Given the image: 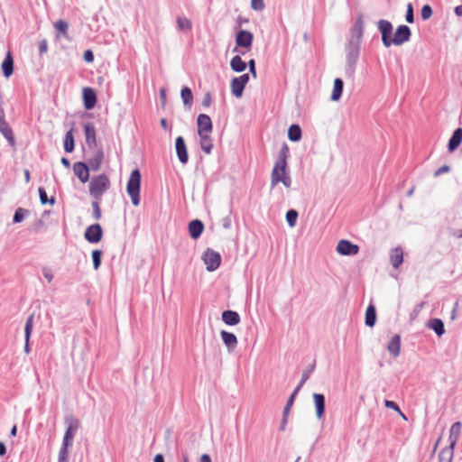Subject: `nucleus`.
Listing matches in <instances>:
<instances>
[{"mask_svg": "<svg viewBox=\"0 0 462 462\" xmlns=\"http://www.w3.org/2000/svg\"><path fill=\"white\" fill-rule=\"evenodd\" d=\"M289 154V147L282 146L278 154L277 161L273 166L271 176V186L273 188L279 182H282L286 188H290L291 184V177L287 172V157Z\"/></svg>", "mask_w": 462, "mask_h": 462, "instance_id": "nucleus-1", "label": "nucleus"}, {"mask_svg": "<svg viewBox=\"0 0 462 462\" xmlns=\"http://www.w3.org/2000/svg\"><path fill=\"white\" fill-rule=\"evenodd\" d=\"M110 188V180L105 174L92 177L89 182V194L99 200L103 194Z\"/></svg>", "mask_w": 462, "mask_h": 462, "instance_id": "nucleus-2", "label": "nucleus"}, {"mask_svg": "<svg viewBox=\"0 0 462 462\" xmlns=\"http://www.w3.org/2000/svg\"><path fill=\"white\" fill-rule=\"evenodd\" d=\"M141 172L138 169L134 170L129 177L126 191L130 196L134 206L140 204Z\"/></svg>", "mask_w": 462, "mask_h": 462, "instance_id": "nucleus-3", "label": "nucleus"}, {"mask_svg": "<svg viewBox=\"0 0 462 462\" xmlns=\"http://www.w3.org/2000/svg\"><path fill=\"white\" fill-rule=\"evenodd\" d=\"M254 40V35L251 32L246 30H239L236 36V47L234 52H240L245 54L249 51Z\"/></svg>", "mask_w": 462, "mask_h": 462, "instance_id": "nucleus-4", "label": "nucleus"}, {"mask_svg": "<svg viewBox=\"0 0 462 462\" xmlns=\"http://www.w3.org/2000/svg\"><path fill=\"white\" fill-rule=\"evenodd\" d=\"M65 424L67 426L61 446L70 448L73 444L74 437L80 426L79 420L72 415L65 417Z\"/></svg>", "mask_w": 462, "mask_h": 462, "instance_id": "nucleus-5", "label": "nucleus"}, {"mask_svg": "<svg viewBox=\"0 0 462 462\" xmlns=\"http://www.w3.org/2000/svg\"><path fill=\"white\" fill-rule=\"evenodd\" d=\"M85 158L88 160L89 167L97 171L101 164L103 159V152L99 146H82Z\"/></svg>", "mask_w": 462, "mask_h": 462, "instance_id": "nucleus-6", "label": "nucleus"}, {"mask_svg": "<svg viewBox=\"0 0 462 462\" xmlns=\"http://www.w3.org/2000/svg\"><path fill=\"white\" fill-rule=\"evenodd\" d=\"M360 46H361L360 42H353L350 40H348L346 44L345 52H346V65L352 70L354 69V68L358 60Z\"/></svg>", "mask_w": 462, "mask_h": 462, "instance_id": "nucleus-7", "label": "nucleus"}, {"mask_svg": "<svg viewBox=\"0 0 462 462\" xmlns=\"http://www.w3.org/2000/svg\"><path fill=\"white\" fill-rule=\"evenodd\" d=\"M411 36V29L404 24L399 25L393 37H391L390 40V46L395 45V46H401L403 43L410 41Z\"/></svg>", "mask_w": 462, "mask_h": 462, "instance_id": "nucleus-8", "label": "nucleus"}, {"mask_svg": "<svg viewBox=\"0 0 462 462\" xmlns=\"http://www.w3.org/2000/svg\"><path fill=\"white\" fill-rule=\"evenodd\" d=\"M202 260L206 264L207 270L208 272H213L219 267L221 263V256L217 252L208 248L202 255Z\"/></svg>", "mask_w": 462, "mask_h": 462, "instance_id": "nucleus-9", "label": "nucleus"}, {"mask_svg": "<svg viewBox=\"0 0 462 462\" xmlns=\"http://www.w3.org/2000/svg\"><path fill=\"white\" fill-rule=\"evenodd\" d=\"M249 81V75L243 74L231 80V92L236 97H241L245 85Z\"/></svg>", "mask_w": 462, "mask_h": 462, "instance_id": "nucleus-10", "label": "nucleus"}, {"mask_svg": "<svg viewBox=\"0 0 462 462\" xmlns=\"http://www.w3.org/2000/svg\"><path fill=\"white\" fill-rule=\"evenodd\" d=\"M377 28L382 35V42L385 48L390 47L391 34L393 31V24L387 20H379Z\"/></svg>", "mask_w": 462, "mask_h": 462, "instance_id": "nucleus-11", "label": "nucleus"}, {"mask_svg": "<svg viewBox=\"0 0 462 462\" xmlns=\"http://www.w3.org/2000/svg\"><path fill=\"white\" fill-rule=\"evenodd\" d=\"M103 230L99 224L89 226L84 234L85 239L92 244L98 243L102 239Z\"/></svg>", "mask_w": 462, "mask_h": 462, "instance_id": "nucleus-12", "label": "nucleus"}, {"mask_svg": "<svg viewBox=\"0 0 462 462\" xmlns=\"http://www.w3.org/2000/svg\"><path fill=\"white\" fill-rule=\"evenodd\" d=\"M359 247L348 240H340L337 245V252L341 255H356L358 254Z\"/></svg>", "mask_w": 462, "mask_h": 462, "instance_id": "nucleus-13", "label": "nucleus"}, {"mask_svg": "<svg viewBox=\"0 0 462 462\" xmlns=\"http://www.w3.org/2000/svg\"><path fill=\"white\" fill-rule=\"evenodd\" d=\"M364 34V21L362 15H359L350 30L349 39L350 41L360 42H362Z\"/></svg>", "mask_w": 462, "mask_h": 462, "instance_id": "nucleus-14", "label": "nucleus"}, {"mask_svg": "<svg viewBox=\"0 0 462 462\" xmlns=\"http://www.w3.org/2000/svg\"><path fill=\"white\" fill-rule=\"evenodd\" d=\"M212 129L211 119L208 116L201 114L198 116V132L201 138H206Z\"/></svg>", "mask_w": 462, "mask_h": 462, "instance_id": "nucleus-15", "label": "nucleus"}, {"mask_svg": "<svg viewBox=\"0 0 462 462\" xmlns=\"http://www.w3.org/2000/svg\"><path fill=\"white\" fill-rule=\"evenodd\" d=\"M73 171L75 175L83 183L87 182L89 179L88 166L84 162H76L73 165Z\"/></svg>", "mask_w": 462, "mask_h": 462, "instance_id": "nucleus-16", "label": "nucleus"}, {"mask_svg": "<svg viewBox=\"0 0 462 462\" xmlns=\"http://www.w3.org/2000/svg\"><path fill=\"white\" fill-rule=\"evenodd\" d=\"M220 336L224 345L226 346L229 352H232L237 346V337L234 333L222 330Z\"/></svg>", "mask_w": 462, "mask_h": 462, "instance_id": "nucleus-17", "label": "nucleus"}, {"mask_svg": "<svg viewBox=\"0 0 462 462\" xmlns=\"http://www.w3.org/2000/svg\"><path fill=\"white\" fill-rule=\"evenodd\" d=\"M83 101L86 109H92L97 103V95L90 88H83Z\"/></svg>", "mask_w": 462, "mask_h": 462, "instance_id": "nucleus-18", "label": "nucleus"}, {"mask_svg": "<svg viewBox=\"0 0 462 462\" xmlns=\"http://www.w3.org/2000/svg\"><path fill=\"white\" fill-rule=\"evenodd\" d=\"M312 398L316 409V416L320 420L323 418L325 412V396L322 393H315Z\"/></svg>", "mask_w": 462, "mask_h": 462, "instance_id": "nucleus-19", "label": "nucleus"}, {"mask_svg": "<svg viewBox=\"0 0 462 462\" xmlns=\"http://www.w3.org/2000/svg\"><path fill=\"white\" fill-rule=\"evenodd\" d=\"M221 318L223 322L228 326H236L239 324L241 320L239 314L234 310L223 311Z\"/></svg>", "mask_w": 462, "mask_h": 462, "instance_id": "nucleus-20", "label": "nucleus"}, {"mask_svg": "<svg viewBox=\"0 0 462 462\" xmlns=\"http://www.w3.org/2000/svg\"><path fill=\"white\" fill-rule=\"evenodd\" d=\"M203 230L204 225L200 220L195 219L189 222V233L191 238L198 239L201 236Z\"/></svg>", "mask_w": 462, "mask_h": 462, "instance_id": "nucleus-21", "label": "nucleus"}, {"mask_svg": "<svg viewBox=\"0 0 462 462\" xmlns=\"http://www.w3.org/2000/svg\"><path fill=\"white\" fill-rule=\"evenodd\" d=\"M390 262L392 266L394 269L399 268V266L403 262V252L402 249L398 246L391 250L390 252Z\"/></svg>", "mask_w": 462, "mask_h": 462, "instance_id": "nucleus-22", "label": "nucleus"}, {"mask_svg": "<svg viewBox=\"0 0 462 462\" xmlns=\"http://www.w3.org/2000/svg\"><path fill=\"white\" fill-rule=\"evenodd\" d=\"M0 132L9 143H14L13 132L8 124L4 120V113L2 110H0Z\"/></svg>", "mask_w": 462, "mask_h": 462, "instance_id": "nucleus-23", "label": "nucleus"}, {"mask_svg": "<svg viewBox=\"0 0 462 462\" xmlns=\"http://www.w3.org/2000/svg\"><path fill=\"white\" fill-rule=\"evenodd\" d=\"M387 350L393 357H397L400 355L401 351V337L400 335H395L389 341L387 345Z\"/></svg>", "mask_w": 462, "mask_h": 462, "instance_id": "nucleus-24", "label": "nucleus"}, {"mask_svg": "<svg viewBox=\"0 0 462 462\" xmlns=\"http://www.w3.org/2000/svg\"><path fill=\"white\" fill-rule=\"evenodd\" d=\"M461 429H462L461 422L457 421L452 424L450 430H449V437H448L449 446L455 448V446L459 439V436L461 433Z\"/></svg>", "mask_w": 462, "mask_h": 462, "instance_id": "nucleus-25", "label": "nucleus"}, {"mask_svg": "<svg viewBox=\"0 0 462 462\" xmlns=\"http://www.w3.org/2000/svg\"><path fill=\"white\" fill-rule=\"evenodd\" d=\"M33 328V315H31L27 318L24 327V337H25V345H24V352L26 354L30 353V337Z\"/></svg>", "mask_w": 462, "mask_h": 462, "instance_id": "nucleus-26", "label": "nucleus"}, {"mask_svg": "<svg viewBox=\"0 0 462 462\" xmlns=\"http://www.w3.org/2000/svg\"><path fill=\"white\" fill-rule=\"evenodd\" d=\"M2 70L5 77L9 78L14 72V60L10 52H8L2 62Z\"/></svg>", "mask_w": 462, "mask_h": 462, "instance_id": "nucleus-27", "label": "nucleus"}, {"mask_svg": "<svg viewBox=\"0 0 462 462\" xmlns=\"http://www.w3.org/2000/svg\"><path fill=\"white\" fill-rule=\"evenodd\" d=\"M427 327L434 330L439 337H441L445 333L444 323L440 319H430L428 322Z\"/></svg>", "mask_w": 462, "mask_h": 462, "instance_id": "nucleus-28", "label": "nucleus"}, {"mask_svg": "<svg viewBox=\"0 0 462 462\" xmlns=\"http://www.w3.org/2000/svg\"><path fill=\"white\" fill-rule=\"evenodd\" d=\"M343 87H344L343 80L339 78H337L334 80L333 90H332L331 97H330L332 101L339 100V98L341 97V95H342Z\"/></svg>", "mask_w": 462, "mask_h": 462, "instance_id": "nucleus-29", "label": "nucleus"}, {"mask_svg": "<svg viewBox=\"0 0 462 462\" xmlns=\"http://www.w3.org/2000/svg\"><path fill=\"white\" fill-rule=\"evenodd\" d=\"M84 132L87 144H96V133L94 126L91 124H85Z\"/></svg>", "mask_w": 462, "mask_h": 462, "instance_id": "nucleus-30", "label": "nucleus"}, {"mask_svg": "<svg viewBox=\"0 0 462 462\" xmlns=\"http://www.w3.org/2000/svg\"><path fill=\"white\" fill-rule=\"evenodd\" d=\"M230 67L236 72H242L245 69L246 63L242 60L239 55H236L230 61Z\"/></svg>", "mask_w": 462, "mask_h": 462, "instance_id": "nucleus-31", "label": "nucleus"}, {"mask_svg": "<svg viewBox=\"0 0 462 462\" xmlns=\"http://www.w3.org/2000/svg\"><path fill=\"white\" fill-rule=\"evenodd\" d=\"M288 138L290 141L295 143L299 142L301 138V129L298 125H292L288 129Z\"/></svg>", "mask_w": 462, "mask_h": 462, "instance_id": "nucleus-32", "label": "nucleus"}, {"mask_svg": "<svg viewBox=\"0 0 462 462\" xmlns=\"http://www.w3.org/2000/svg\"><path fill=\"white\" fill-rule=\"evenodd\" d=\"M376 321V311L373 305H369L365 312V325L367 327H374Z\"/></svg>", "mask_w": 462, "mask_h": 462, "instance_id": "nucleus-33", "label": "nucleus"}, {"mask_svg": "<svg viewBox=\"0 0 462 462\" xmlns=\"http://www.w3.org/2000/svg\"><path fill=\"white\" fill-rule=\"evenodd\" d=\"M454 448H455L451 446L443 448L439 455V462H452Z\"/></svg>", "mask_w": 462, "mask_h": 462, "instance_id": "nucleus-34", "label": "nucleus"}, {"mask_svg": "<svg viewBox=\"0 0 462 462\" xmlns=\"http://www.w3.org/2000/svg\"><path fill=\"white\" fill-rule=\"evenodd\" d=\"M176 22H177V27H178L179 31L188 32V31L191 30V28H192L191 21L189 19H188L187 17L178 16Z\"/></svg>", "mask_w": 462, "mask_h": 462, "instance_id": "nucleus-35", "label": "nucleus"}, {"mask_svg": "<svg viewBox=\"0 0 462 462\" xmlns=\"http://www.w3.org/2000/svg\"><path fill=\"white\" fill-rule=\"evenodd\" d=\"M181 99L183 104L189 107L192 105L193 96L189 88L184 87L180 91Z\"/></svg>", "mask_w": 462, "mask_h": 462, "instance_id": "nucleus-36", "label": "nucleus"}, {"mask_svg": "<svg viewBox=\"0 0 462 462\" xmlns=\"http://www.w3.org/2000/svg\"><path fill=\"white\" fill-rule=\"evenodd\" d=\"M298 212L295 209H290L286 213V220L290 227H294L298 218Z\"/></svg>", "mask_w": 462, "mask_h": 462, "instance_id": "nucleus-37", "label": "nucleus"}, {"mask_svg": "<svg viewBox=\"0 0 462 462\" xmlns=\"http://www.w3.org/2000/svg\"><path fill=\"white\" fill-rule=\"evenodd\" d=\"M298 393H299V388H295L294 391L292 392V393L291 394V396L289 397L287 403L284 407V410H283L284 417H287L291 406L293 405L294 400Z\"/></svg>", "mask_w": 462, "mask_h": 462, "instance_id": "nucleus-38", "label": "nucleus"}, {"mask_svg": "<svg viewBox=\"0 0 462 462\" xmlns=\"http://www.w3.org/2000/svg\"><path fill=\"white\" fill-rule=\"evenodd\" d=\"M314 367L315 365H310L309 368H307L303 373H302V375H301V379L299 383V384L297 385L296 388H299V392L300 391L301 387L304 385V383L308 381V379L310 378L311 373L313 372L314 370Z\"/></svg>", "mask_w": 462, "mask_h": 462, "instance_id": "nucleus-39", "label": "nucleus"}, {"mask_svg": "<svg viewBox=\"0 0 462 462\" xmlns=\"http://www.w3.org/2000/svg\"><path fill=\"white\" fill-rule=\"evenodd\" d=\"M187 146H176V152L180 162L183 164L188 162Z\"/></svg>", "mask_w": 462, "mask_h": 462, "instance_id": "nucleus-40", "label": "nucleus"}, {"mask_svg": "<svg viewBox=\"0 0 462 462\" xmlns=\"http://www.w3.org/2000/svg\"><path fill=\"white\" fill-rule=\"evenodd\" d=\"M29 214V211L27 209H24L23 208H18L14 215L13 221L14 223H20L22 222L25 216Z\"/></svg>", "mask_w": 462, "mask_h": 462, "instance_id": "nucleus-41", "label": "nucleus"}, {"mask_svg": "<svg viewBox=\"0 0 462 462\" xmlns=\"http://www.w3.org/2000/svg\"><path fill=\"white\" fill-rule=\"evenodd\" d=\"M38 192H39L41 203L42 205H45L47 203L53 205L55 203V199L53 197H51L50 199H48L47 193L43 188L40 187L38 189Z\"/></svg>", "mask_w": 462, "mask_h": 462, "instance_id": "nucleus-42", "label": "nucleus"}, {"mask_svg": "<svg viewBox=\"0 0 462 462\" xmlns=\"http://www.w3.org/2000/svg\"><path fill=\"white\" fill-rule=\"evenodd\" d=\"M462 142V128H457L453 133L448 144H460Z\"/></svg>", "mask_w": 462, "mask_h": 462, "instance_id": "nucleus-43", "label": "nucleus"}, {"mask_svg": "<svg viewBox=\"0 0 462 462\" xmlns=\"http://www.w3.org/2000/svg\"><path fill=\"white\" fill-rule=\"evenodd\" d=\"M69 447L61 446L59 450L58 462H69Z\"/></svg>", "mask_w": 462, "mask_h": 462, "instance_id": "nucleus-44", "label": "nucleus"}, {"mask_svg": "<svg viewBox=\"0 0 462 462\" xmlns=\"http://www.w3.org/2000/svg\"><path fill=\"white\" fill-rule=\"evenodd\" d=\"M101 256H102V251L100 250H94L92 252V261H93V266L95 270H97L101 263Z\"/></svg>", "mask_w": 462, "mask_h": 462, "instance_id": "nucleus-45", "label": "nucleus"}, {"mask_svg": "<svg viewBox=\"0 0 462 462\" xmlns=\"http://www.w3.org/2000/svg\"><path fill=\"white\" fill-rule=\"evenodd\" d=\"M431 15H432L431 7L429 5H423L420 10L421 19L426 21V20L430 19L431 17Z\"/></svg>", "mask_w": 462, "mask_h": 462, "instance_id": "nucleus-46", "label": "nucleus"}, {"mask_svg": "<svg viewBox=\"0 0 462 462\" xmlns=\"http://www.w3.org/2000/svg\"><path fill=\"white\" fill-rule=\"evenodd\" d=\"M425 304V301H421L413 308L412 311L410 314L411 320L416 319V318L418 317L419 313L421 311Z\"/></svg>", "mask_w": 462, "mask_h": 462, "instance_id": "nucleus-47", "label": "nucleus"}, {"mask_svg": "<svg viewBox=\"0 0 462 462\" xmlns=\"http://www.w3.org/2000/svg\"><path fill=\"white\" fill-rule=\"evenodd\" d=\"M54 27L60 32L65 33L69 28V23L66 21L59 20L54 23Z\"/></svg>", "mask_w": 462, "mask_h": 462, "instance_id": "nucleus-48", "label": "nucleus"}, {"mask_svg": "<svg viewBox=\"0 0 462 462\" xmlns=\"http://www.w3.org/2000/svg\"><path fill=\"white\" fill-rule=\"evenodd\" d=\"M405 20L409 23H412L414 22L413 7L410 3L407 5Z\"/></svg>", "mask_w": 462, "mask_h": 462, "instance_id": "nucleus-49", "label": "nucleus"}, {"mask_svg": "<svg viewBox=\"0 0 462 462\" xmlns=\"http://www.w3.org/2000/svg\"><path fill=\"white\" fill-rule=\"evenodd\" d=\"M92 208H93V217L96 220L100 219V217H101V210H100L98 200L95 199L92 202Z\"/></svg>", "mask_w": 462, "mask_h": 462, "instance_id": "nucleus-50", "label": "nucleus"}, {"mask_svg": "<svg viewBox=\"0 0 462 462\" xmlns=\"http://www.w3.org/2000/svg\"><path fill=\"white\" fill-rule=\"evenodd\" d=\"M251 7L255 11H262L264 8L263 0H251Z\"/></svg>", "mask_w": 462, "mask_h": 462, "instance_id": "nucleus-51", "label": "nucleus"}, {"mask_svg": "<svg viewBox=\"0 0 462 462\" xmlns=\"http://www.w3.org/2000/svg\"><path fill=\"white\" fill-rule=\"evenodd\" d=\"M384 406L386 408H389V409H392V410L397 411L398 413H401V410H400L399 406L393 401L385 400Z\"/></svg>", "mask_w": 462, "mask_h": 462, "instance_id": "nucleus-52", "label": "nucleus"}, {"mask_svg": "<svg viewBox=\"0 0 462 462\" xmlns=\"http://www.w3.org/2000/svg\"><path fill=\"white\" fill-rule=\"evenodd\" d=\"M63 144H74V136L72 130L67 132Z\"/></svg>", "mask_w": 462, "mask_h": 462, "instance_id": "nucleus-53", "label": "nucleus"}, {"mask_svg": "<svg viewBox=\"0 0 462 462\" xmlns=\"http://www.w3.org/2000/svg\"><path fill=\"white\" fill-rule=\"evenodd\" d=\"M449 170H450V169H449V167H448V165H443V166H441L440 168H439V169L435 171L434 176H435V177H438V176H439V175H441V174H443V173L448 172V171H449Z\"/></svg>", "mask_w": 462, "mask_h": 462, "instance_id": "nucleus-54", "label": "nucleus"}, {"mask_svg": "<svg viewBox=\"0 0 462 462\" xmlns=\"http://www.w3.org/2000/svg\"><path fill=\"white\" fill-rule=\"evenodd\" d=\"M84 60L87 61V62H92L94 60V55H93V52L89 50L86 51L84 52Z\"/></svg>", "mask_w": 462, "mask_h": 462, "instance_id": "nucleus-55", "label": "nucleus"}, {"mask_svg": "<svg viewBox=\"0 0 462 462\" xmlns=\"http://www.w3.org/2000/svg\"><path fill=\"white\" fill-rule=\"evenodd\" d=\"M249 70L253 74L254 78H256V70H255V61L254 60H250L248 61Z\"/></svg>", "mask_w": 462, "mask_h": 462, "instance_id": "nucleus-56", "label": "nucleus"}, {"mask_svg": "<svg viewBox=\"0 0 462 462\" xmlns=\"http://www.w3.org/2000/svg\"><path fill=\"white\" fill-rule=\"evenodd\" d=\"M48 50V44L46 40L41 41L39 43V51L41 53H45Z\"/></svg>", "mask_w": 462, "mask_h": 462, "instance_id": "nucleus-57", "label": "nucleus"}, {"mask_svg": "<svg viewBox=\"0 0 462 462\" xmlns=\"http://www.w3.org/2000/svg\"><path fill=\"white\" fill-rule=\"evenodd\" d=\"M222 225H223L224 228L229 229L231 227V219H230V217H227L223 218Z\"/></svg>", "mask_w": 462, "mask_h": 462, "instance_id": "nucleus-58", "label": "nucleus"}, {"mask_svg": "<svg viewBox=\"0 0 462 462\" xmlns=\"http://www.w3.org/2000/svg\"><path fill=\"white\" fill-rule=\"evenodd\" d=\"M43 276L49 282L52 281L53 275L50 270H44Z\"/></svg>", "mask_w": 462, "mask_h": 462, "instance_id": "nucleus-59", "label": "nucleus"}, {"mask_svg": "<svg viewBox=\"0 0 462 462\" xmlns=\"http://www.w3.org/2000/svg\"><path fill=\"white\" fill-rule=\"evenodd\" d=\"M160 97H161L162 106H164L166 103V91L164 88L160 89Z\"/></svg>", "mask_w": 462, "mask_h": 462, "instance_id": "nucleus-60", "label": "nucleus"}, {"mask_svg": "<svg viewBox=\"0 0 462 462\" xmlns=\"http://www.w3.org/2000/svg\"><path fill=\"white\" fill-rule=\"evenodd\" d=\"M199 462H212L210 457L208 454H204L200 457Z\"/></svg>", "mask_w": 462, "mask_h": 462, "instance_id": "nucleus-61", "label": "nucleus"}, {"mask_svg": "<svg viewBox=\"0 0 462 462\" xmlns=\"http://www.w3.org/2000/svg\"><path fill=\"white\" fill-rule=\"evenodd\" d=\"M202 104H203V106H209V104H210V97H209V95H208V94H207V95L205 96V97L203 98Z\"/></svg>", "mask_w": 462, "mask_h": 462, "instance_id": "nucleus-62", "label": "nucleus"}, {"mask_svg": "<svg viewBox=\"0 0 462 462\" xmlns=\"http://www.w3.org/2000/svg\"><path fill=\"white\" fill-rule=\"evenodd\" d=\"M454 11L457 16H462V5L456 6Z\"/></svg>", "mask_w": 462, "mask_h": 462, "instance_id": "nucleus-63", "label": "nucleus"}, {"mask_svg": "<svg viewBox=\"0 0 462 462\" xmlns=\"http://www.w3.org/2000/svg\"><path fill=\"white\" fill-rule=\"evenodd\" d=\"M154 462H164V457L162 454H157L154 457Z\"/></svg>", "mask_w": 462, "mask_h": 462, "instance_id": "nucleus-64", "label": "nucleus"}]
</instances>
